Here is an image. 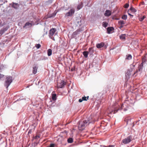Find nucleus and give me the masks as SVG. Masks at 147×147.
<instances>
[{
  "instance_id": "obj_42",
  "label": "nucleus",
  "mask_w": 147,
  "mask_h": 147,
  "mask_svg": "<svg viewBox=\"0 0 147 147\" xmlns=\"http://www.w3.org/2000/svg\"><path fill=\"white\" fill-rule=\"evenodd\" d=\"M83 100H82V98H80L79 100V102H82V101Z\"/></svg>"
},
{
  "instance_id": "obj_46",
  "label": "nucleus",
  "mask_w": 147,
  "mask_h": 147,
  "mask_svg": "<svg viewBox=\"0 0 147 147\" xmlns=\"http://www.w3.org/2000/svg\"><path fill=\"white\" fill-rule=\"evenodd\" d=\"M81 22V20H80V22H79V21H78V24L80 25V24H81L80 22Z\"/></svg>"
},
{
  "instance_id": "obj_45",
  "label": "nucleus",
  "mask_w": 147,
  "mask_h": 147,
  "mask_svg": "<svg viewBox=\"0 0 147 147\" xmlns=\"http://www.w3.org/2000/svg\"><path fill=\"white\" fill-rule=\"evenodd\" d=\"M108 147H115V145H109Z\"/></svg>"
},
{
  "instance_id": "obj_52",
  "label": "nucleus",
  "mask_w": 147,
  "mask_h": 147,
  "mask_svg": "<svg viewBox=\"0 0 147 147\" xmlns=\"http://www.w3.org/2000/svg\"><path fill=\"white\" fill-rule=\"evenodd\" d=\"M23 99H19V100H23Z\"/></svg>"
},
{
  "instance_id": "obj_20",
  "label": "nucleus",
  "mask_w": 147,
  "mask_h": 147,
  "mask_svg": "<svg viewBox=\"0 0 147 147\" xmlns=\"http://www.w3.org/2000/svg\"><path fill=\"white\" fill-rule=\"evenodd\" d=\"M12 6L13 8L16 9L18 7V4L17 3H13Z\"/></svg>"
},
{
  "instance_id": "obj_34",
  "label": "nucleus",
  "mask_w": 147,
  "mask_h": 147,
  "mask_svg": "<svg viewBox=\"0 0 147 147\" xmlns=\"http://www.w3.org/2000/svg\"><path fill=\"white\" fill-rule=\"evenodd\" d=\"M41 46V45H40V44H37L36 45V48L37 49H39L40 47Z\"/></svg>"
},
{
  "instance_id": "obj_11",
  "label": "nucleus",
  "mask_w": 147,
  "mask_h": 147,
  "mask_svg": "<svg viewBox=\"0 0 147 147\" xmlns=\"http://www.w3.org/2000/svg\"><path fill=\"white\" fill-rule=\"evenodd\" d=\"M143 64H142V63H141L139 66L138 68V71H141L143 69Z\"/></svg>"
},
{
  "instance_id": "obj_32",
  "label": "nucleus",
  "mask_w": 147,
  "mask_h": 147,
  "mask_svg": "<svg viewBox=\"0 0 147 147\" xmlns=\"http://www.w3.org/2000/svg\"><path fill=\"white\" fill-rule=\"evenodd\" d=\"M122 18L124 20H126L127 19V15H124L122 17Z\"/></svg>"
},
{
  "instance_id": "obj_41",
  "label": "nucleus",
  "mask_w": 147,
  "mask_h": 147,
  "mask_svg": "<svg viewBox=\"0 0 147 147\" xmlns=\"http://www.w3.org/2000/svg\"><path fill=\"white\" fill-rule=\"evenodd\" d=\"M4 32L3 31V30L1 29L0 30V34L1 35L4 33Z\"/></svg>"
},
{
  "instance_id": "obj_38",
  "label": "nucleus",
  "mask_w": 147,
  "mask_h": 147,
  "mask_svg": "<svg viewBox=\"0 0 147 147\" xmlns=\"http://www.w3.org/2000/svg\"><path fill=\"white\" fill-rule=\"evenodd\" d=\"M55 15H56V14L53 13L52 14H51L50 16H49V18L52 17H53L55 16Z\"/></svg>"
},
{
  "instance_id": "obj_50",
  "label": "nucleus",
  "mask_w": 147,
  "mask_h": 147,
  "mask_svg": "<svg viewBox=\"0 0 147 147\" xmlns=\"http://www.w3.org/2000/svg\"><path fill=\"white\" fill-rule=\"evenodd\" d=\"M138 71L137 70L136 71H135L134 74V75H134Z\"/></svg>"
},
{
  "instance_id": "obj_6",
  "label": "nucleus",
  "mask_w": 147,
  "mask_h": 147,
  "mask_svg": "<svg viewBox=\"0 0 147 147\" xmlns=\"http://www.w3.org/2000/svg\"><path fill=\"white\" fill-rule=\"evenodd\" d=\"M66 82L63 80H61L60 82L57 83V87L58 88H62L64 87L66 85Z\"/></svg>"
},
{
  "instance_id": "obj_18",
  "label": "nucleus",
  "mask_w": 147,
  "mask_h": 147,
  "mask_svg": "<svg viewBox=\"0 0 147 147\" xmlns=\"http://www.w3.org/2000/svg\"><path fill=\"white\" fill-rule=\"evenodd\" d=\"M80 32V29H78L73 33V35H76L78 34H79Z\"/></svg>"
},
{
  "instance_id": "obj_23",
  "label": "nucleus",
  "mask_w": 147,
  "mask_h": 147,
  "mask_svg": "<svg viewBox=\"0 0 147 147\" xmlns=\"http://www.w3.org/2000/svg\"><path fill=\"white\" fill-rule=\"evenodd\" d=\"M146 17V16H141L139 18V21L140 22H142L143 20L144 19V18Z\"/></svg>"
},
{
  "instance_id": "obj_33",
  "label": "nucleus",
  "mask_w": 147,
  "mask_h": 147,
  "mask_svg": "<svg viewBox=\"0 0 147 147\" xmlns=\"http://www.w3.org/2000/svg\"><path fill=\"white\" fill-rule=\"evenodd\" d=\"M7 29L8 28H3L1 30H3V32H5L7 30Z\"/></svg>"
},
{
  "instance_id": "obj_9",
  "label": "nucleus",
  "mask_w": 147,
  "mask_h": 147,
  "mask_svg": "<svg viewBox=\"0 0 147 147\" xmlns=\"http://www.w3.org/2000/svg\"><path fill=\"white\" fill-rule=\"evenodd\" d=\"M32 26L31 23H30L29 22L26 23L24 26L23 28H27L31 27Z\"/></svg>"
},
{
  "instance_id": "obj_54",
  "label": "nucleus",
  "mask_w": 147,
  "mask_h": 147,
  "mask_svg": "<svg viewBox=\"0 0 147 147\" xmlns=\"http://www.w3.org/2000/svg\"><path fill=\"white\" fill-rule=\"evenodd\" d=\"M1 36V35L0 34V36Z\"/></svg>"
},
{
  "instance_id": "obj_26",
  "label": "nucleus",
  "mask_w": 147,
  "mask_h": 147,
  "mask_svg": "<svg viewBox=\"0 0 147 147\" xmlns=\"http://www.w3.org/2000/svg\"><path fill=\"white\" fill-rule=\"evenodd\" d=\"M118 23L119 24H120L121 25H123L125 24V23L124 21L120 20L118 21Z\"/></svg>"
},
{
  "instance_id": "obj_2",
  "label": "nucleus",
  "mask_w": 147,
  "mask_h": 147,
  "mask_svg": "<svg viewBox=\"0 0 147 147\" xmlns=\"http://www.w3.org/2000/svg\"><path fill=\"white\" fill-rule=\"evenodd\" d=\"M131 107L129 106L128 104V101L126 100L125 102L123 103L118 110H123L124 111H127L129 110L130 109Z\"/></svg>"
},
{
  "instance_id": "obj_47",
  "label": "nucleus",
  "mask_w": 147,
  "mask_h": 147,
  "mask_svg": "<svg viewBox=\"0 0 147 147\" xmlns=\"http://www.w3.org/2000/svg\"><path fill=\"white\" fill-rule=\"evenodd\" d=\"M117 111H118V110H115V111H114L113 113L114 114V113H116L117 112Z\"/></svg>"
},
{
  "instance_id": "obj_12",
  "label": "nucleus",
  "mask_w": 147,
  "mask_h": 147,
  "mask_svg": "<svg viewBox=\"0 0 147 147\" xmlns=\"http://www.w3.org/2000/svg\"><path fill=\"white\" fill-rule=\"evenodd\" d=\"M37 67H34L33 68L32 72L34 74H35L36 73L37 71Z\"/></svg>"
},
{
  "instance_id": "obj_29",
  "label": "nucleus",
  "mask_w": 147,
  "mask_h": 147,
  "mask_svg": "<svg viewBox=\"0 0 147 147\" xmlns=\"http://www.w3.org/2000/svg\"><path fill=\"white\" fill-rule=\"evenodd\" d=\"M120 38L121 39H122V40H124L125 39V34L123 35H121L120 36Z\"/></svg>"
},
{
  "instance_id": "obj_3",
  "label": "nucleus",
  "mask_w": 147,
  "mask_h": 147,
  "mask_svg": "<svg viewBox=\"0 0 147 147\" xmlns=\"http://www.w3.org/2000/svg\"><path fill=\"white\" fill-rule=\"evenodd\" d=\"M12 82V77L10 76L7 77L4 84L5 86L7 89Z\"/></svg>"
},
{
  "instance_id": "obj_39",
  "label": "nucleus",
  "mask_w": 147,
  "mask_h": 147,
  "mask_svg": "<svg viewBox=\"0 0 147 147\" xmlns=\"http://www.w3.org/2000/svg\"><path fill=\"white\" fill-rule=\"evenodd\" d=\"M142 60V62L141 63H142V64H143L144 63H145L146 62V59L144 58H143Z\"/></svg>"
},
{
  "instance_id": "obj_7",
  "label": "nucleus",
  "mask_w": 147,
  "mask_h": 147,
  "mask_svg": "<svg viewBox=\"0 0 147 147\" xmlns=\"http://www.w3.org/2000/svg\"><path fill=\"white\" fill-rule=\"evenodd\" d=\"M55 31L56 29L54 28H52L50 30L49 35L50 38H52V36L54 35Z\"/></svg>"
},
{
  "instance_id": "obj_43",
  "label": "nucleus",
  "mask_w": 147,
  "mask_h": 147,
  "mask_svg": "<svg viewBox=\"0 0 147 147\" xmlns=\"http://www.w3.org/2000/svg\"><path fill=\"white\" fill-rule=\"evenodd\" d=\"M63 133L67 135V131H65L64 132H63Z\"/></svg>"
},
{
  "instance_id": "obj_31",
  "label": "nucleus",
  "mask_w": 147,
  "mask_h": 147,
  "mask_svg": "<svg viewBox=\"0 0 147 147\" xmlns=\"http://www.w3.org/2000/svg\"><path fill=\"white\" fill-rule=\"evenodd\" d=\"M38 142L37 143L36 142H35L34 143H33L32 145V147H35V146H36L38 144Z\"/></svg>"
},
{
  "instance_id": "obj_17",
  "label": "nucleus",
  "mask_w": 147,
  "mask_h": 147,
  "mask_svg": "<svg viewBox=\"0 0 147 147\" xmlns=\"http://www.w3.org/2000/svg\"><path fill=\"white\" fill-rule=\"evenodd\" d=\"M83 6V3L82 2H81L77 7V8L78 10H79L82 8Z\"/></svg>"
},
{
  "instance_id": "obj_24",
  "label": "nucleus",
  "mask_w": 147,
  "mask_h": 147,
  "mask_svg": "<svg viewBox=\"0 0 147 147\" xmlns=\"http://www.w3.org/2000/svg\"><path fill=\"white\" fill-rule=\"evenodd\" d=\"M32 104L34 106H35L37 107L39 105V102L37 101H36V103H35L34 102L32 101Z\"/></svg>"
},
{
  "instance_id": "obj_25",
  "label": "nucleus",
  "mask_w": 147,
  "mask_h": 147,
  "mask_svg": "<svg viewBox=\"0 0 147 147\" xmlns=\"http://www.w3.org/2000/svg\"><path fill=\"white\" fill-rule=\"evenodd\" d=\"M67 142L69 143H71L73 142V139L71 138H69L67 140Z\"/></svg>"
},
{
  "instance_id": "obj_27",
  "label": "nucleus",
  "mask_w": 147,
  "mask_h": 147,
  "mask_svg": "<svg viewBox=\"0 0 147 147\" xmlns=\"http://www.w3.org/2000/svg\"><path fill=\"white\" fill-rule=\"evenodd\" d=\"M108 24L106 22H103L102 23V26L105 28H106L108 26Z\"/></svg>"
},
{
  "instance_id": "obj_5",
  "label": "nucleus",
  "mask_w": 147,
  "mask_h": 147,
  "mask_svg": "<svg viewBox=\"0 0 147 147\" xmlns=\"http://www.w3.org/2000/svg\"><path fill=\"white\" fill-rule=\"evenodd\" d=\"M75 11L74 9L73 8L71 9L68 12L66 13L65 17L66 18L72 16L74 14Z\"/></svg>"
},
{
  "instance_id": "obj_44",
  "label": "nucleus",
  "mask_w": 147,
  "mask_h": 147,
  "mask_svg": "<svg viewBox=\"0 0 147 147\" xmlns=\"http://www.w3.org/2000/svg\"><path fill=\"white\" fill-rule=\"evenodd\" d=\"M3 75L0 74V79L3 77Z\"/></svg>"
},
{
  "instance_id": "obj_35",
  "label": "nucleus",
  "mask_w": 147,
  "mask_h": 147,
  "mask_svg": "<svg viewBox=\"0 0 147 147\" xmlns=\"http://www.w3.org/2000/svg\"><path fill=\"white\" fill-rule=\"evenodd\" d=\"M40 138V137L39 136H38V135H36V136H35L34 138V139H36V140H37L38 139H39Z\"/></svg>"
},
{
  "instance_id": "obj_1",
  "label": "nucleus",
  "mask_w": 147,
  "mask_h": 147,
  "mask_svg": "<svg viewBox=\"0 0 147 147\" xmlns=\"http://www.w3.org/2000/svg\"><path fill=\"white\" fill-rule=\"evenodd\" d=\"M91 122L88 121L81 120L79 122L78 128L80 130L82 131Z\"/></svg>"
},
{
  "instance_id": "obj_14",
  "label": "nucleus",
  "mask_w": 147,
  "mask_h": 147,
  "mask_svg": "<svg viewBox=\"0 0 147 147\" xmlns=\"http://www.w3.org/2000/svg\"><path fill=\"white\" fill-rule=\"evenodd\" d=\"M52 98L53 100L55 101L57 99L56 94H52Z\"/></svg>"
},
{
  "instance_id": "obj_36",
  "label": "nucleus",
  "mask_w": 147,
  "mask_h": 147,
  "mask_svg": "<svg viewBox=\"0 0 147 147\" xmlns=\"http://www.w3.org/2000/svg\"><path fill=\"white\" fill-rule=\"evenodd\" d=\"M129 6V4L128 3H126L124 6V7L125 8H128Z\"/></svg>"
},
{
  "instance_id": "obj_53",
  "label": "nucleus",
  "mask_w": 147,
  "mask_h": 147,
  "mask_svg": "<svg viewBox=\"0 0 147 147\" xmlns=\"http://www.w3.org/2000/svg\"><path fill=\"white\" fill-rule=\"evenodd\" d=\"M29 87V86H27V88H28Z\"/></svg>"
},
{
  "instance_id": "obj_49",
  "label": "nucleus",
  "mask_w": 147,
  "mask_h": 147,
  "mask_svg": "<svg viewBox=\"0 0 147 147\" xmlns=\"http://www.w3.org/2000/svg\"><path fill=\"white\" fill-rule=\"evenodd\" d=\"M123 27V25H121V26H120L119 27V28H122V27Z\"/></svg>"
},
{
  "instance_id": "obj_40",
  "label": "nucleus",
  "mask_w": 147,
  "mask_h": 147,
  "mask_svg": "<svg viewBox=\"0 0 147 147\" xmlns=\"http://www.w3.org/2000/svg\"><path fill=\"white\" fill-rule=\"evenodd\" d=\"M55 146V145L54 144H51L49 146H48V147H54Z\"/></svg>"
},
{
  "instance_id": "obj_10",
  "label": "nucleus",
  "mask_w": 147,
  "mask_h": 147,
  "mask_svg": "<svg viewBox=\"0 0 147 147\" xmlns=\"http://www.w3.org/2000/svg\"><path fill=\"white\" fill-rule=\"evenodd\" d=\"M104 45V43L102 42L100 43L97 44L96 45V47L98 48H100L103 47Z\"/></svg>"
},
{
  "instance_id": "obj_4",
  "label": "nucleus",
  "mask_w": 147,
  "mask_h": 147,
  "mask_svg": "<svg viewBox=\"0 0 147 147\" xmlns=\"http://www.w3.org/2000/svg\"><path fill=\"white\" fill-rule=\"evenodd\" d=\"M132 140V136L130 135L127 138L123 139L122 140V142L124 144H126L131 142Z\"/></svg>"
},
{
  "instance_id": "obj_30",
  "label": "nucleus",
  "mask_w": 147,
  "mask_h": 147,
  "mask_svg": "<svg viewBox=\"0 0 147 147\" xmlns=\"http://www.w3.org/2000/svg\"><path fill=\"white\" fill-rule=\"evenodd\" d=\"M89 98V96H87V97H86L85 96H84L82 98V99L83 101V100H86V101L88 99V98Z\"/></svg>"
},
{
  "instance_id": "obj_15",
  "label": "nucleus",
  "mask_w": 147,
  "mask_h": 147,
  "mask_svg": "<svg viewBox=\"0 0 147 147\" xmlns=\"http://www.w3.org/2000/svg\"><path fill=\"white\" fill-rule=\"evenodd\" d=\"M88 52L87 51H84L83 52V55L85 58H86L88 57Z\"/></svg>"
},
{
  "instance_id": "obj_37",
  "label": "nucleus",
  "mask_w": 147,
  "mask_h": 147,
  "mask_svg": "<svg viewBox=\"0 0 147 147\" xmlns=\"http://www.w3.org/2000/svg\"><path fill=\"white\" fill-rule=\"evenodd\" d=\"M126 120L127 121V124L129 123L130 122L131 119H126Z\"/></svg>"
},
{
  "instance_id": "obj_48",
  "label": "nucleus",
  "mask_w": 147,
  "mask_h": 147,
  "mask_svg": "<svg viewBox=\"0 0 147 147\" xmlns=\"http://www.w3.org/2000/svg\"><path fill=\"white\" fill-rule=\"evenodd\" d=\"M128 14L129 16H132V17H133V15H131V14H130V13H129V12H128Z\"/></svg>"
},
{
  "instance_id": "obj_13",
  "label": "nucleus",
  "mask_w": 147,
  "mask_h": 147,
  "mask_svg": "<svg viewBox=\"0 0 147 147\" xmlns=\"http://www.w3.org/2000/svg\"><path fill=\"white\" fill-rule=\"evenodd\" d=\"M114 29L112 27H108L107 29V33L108 34H110L111 32Z\"/></svg>"
},
{
  "instance_id": "obj_8",
  "label": "nucleus",
  "mask_w": 147,
  "mask_h": 147,
  "mask_svg": "<svg viewBox=\"0 0 147 147\" xmlns=\"http://www.w3.org/2000/svg\"><path fill=\"white\" fill-rule=\"evenodd\" d=\"M111 14V11L109 10H107L104 13V15L106 16H109Z\"/></svg>"
},
{
  "instance_id": "obj_21",
  "label": "nucleus",
  "mask_w": 147,
  "mask_h": 147,
  "mask_svg": "<svg viewBox=\"0 0 147 147\" xmlns=\"http://www.w3.org/2000/svg\"><path fill=\"white\" fill-rule=\"evenodd\" d=\"M88 53L90 54V55L92 54L94 50L92 48H90L88 49Z\"/></svg>"
},
{
  "instance_id": "obj_28",
  "label": "nucleus",
  "mask_w": 147,
  "mask_h": 147,
  "mask_svg": "<svg viewBox=\"0 0 147 147\" xmlns=\"http://www.w3.org/2000/svg\"><path fill=\"white\" fill-rule=\"evenodd\" d=\"M130 10L133 12H136V10L133 7H131L130 9Z\"/></svg>"
},
{
  "instance_id": "obj_19",
  "label": "nucleus",
  "mask_w": 147,
  "mask_h": 147,
  "mask_svg": "<svg viewBox=\"0 0 147 147\" xmlns=\"http://www.w3.org/2000/svg\"><path fill=\"white\" fill-rule=\"evenodd\" d=\"M132 58V56L130 54H128L126 56L125 59L130 60Z\"/></svg>"
},
{
  "instance_id": "obj_55",
  "label": "nucleus",
  "mask_w": 147,
  "mask_h": 147,
  "mask_svg": "<svg viewBox=\"0 0 147 147\" xmlns=\"http://www.w3.org/2000/svg\"><path fill=\"white\" fill-rule=\"evenodd\" d=\"M47 32H46V34H47Z\"/></svg>"
},
{
  "instance_id": "obj_51",
  "label": "nucleus",
  "mask_w": 147,
  "mask_h": 147,
  "mask_svg": "<svg viewBox=\"0 0 147 147\" xmlns=\"http://www.w3.org/2000/svg\"><path fill=\"white\" fill-rule=\"evenodd\" d=\"M51 39L53 40H55L54 38H53L52 36V38H51Z\"/></svg>"
},
{
  "instance_id": "obj_22",
  "label": "nucleus",
  "mask_w": 147,
  "mask_h": 147,
  "mask_svg": "<svg viewBox=\"0 0 147 147\" xmlns=\"http://www.w3.org/2000/svg\"><path fill=\"white\" fill-rule=\"evenodd\" d=\"M52 51L51 49H49L47 50V55L48 56H50L52 54Z\"/></svg>"
},
{
  "instance_id": "obj_16",
  "label": "nucleus",
  "mask_w": 147,
  "mask_h": 147,
  "mask_svg": "<svg viewBox=\"0 0 147 147\" xmlns=\"http://www.w3.org/2000/svg\"><path fill=\"white\" fill-rule=\"evenodd\" d=\"M131 72H132L131 70H128L127 71V73L126 74V75H125L127 77H129V76L131 74Z\"/></svg>"
}]
</instances>
